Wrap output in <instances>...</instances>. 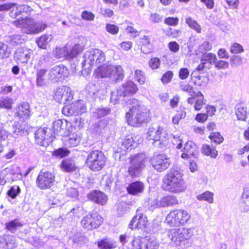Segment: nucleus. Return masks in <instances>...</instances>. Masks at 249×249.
Here are the masks:
<instances>
[{"instance_id":"nucleus-7","label":"nucleus","mask_w":249,"mask_h":249,"mask_svg":"<svg viewBox=\"0 0 249 249\" xmlns=\"http://www.w3.org/2000/svg\"><path fill=\"white\" fill-rule=\"evenodd\" d=\"M146 139L151 141L155 146L161 148L166 146L168 142V137L166 131L160 126L150 127L146 133Z\"/></svg>"},{"instance_id":"nucleus-60","label":"nucleus","mask_w":249,"mask_h":249,"mask_svg":"<svg viewBox=\"0 0 249 249\" xmlns=\"http://www.w3.org/2000/svg\"><path fill=\"white\" fill-rule=\"evenodd\" d=\"M24 127L19 123H15L13 125V133L17 136H21L24 133Z\"/></svg>"},{"instance_id":"nucleus-15","label":"nucleus","mask_w":249,"mask_h":249,"mask_svg":"<svg viewBox=\"0 0 249 249\" xmlns=\"http://www.w3.org/2000/svg\"><path fill=\"white\" fill-rule=\"evenodd\" d=\"M150 161L153 167L159 172L166 170L171 164L170 158L164 154H154Z\"/></svg>"},{"instance_id":"nucleus-62","label":"nucleus","mask_w":249,"mask_h":249,"mask_svg":"<svg viewBox=\"0 0 249 249\" xmlns=\"http://www.w3.org/2000/svg\"><path fill=\"white\" fill-rule=\"evenodd\" d=\"M106 29L107 32L112 35H116L119 32V27L115 24L107 23Z\"/></svg>"},{"instance_id":"nucleus-52","label":"nucleus","mask_w":249,"mask_h":249,"mask_svg":"<svg viewBox=\"0 0 249 249\" xmlns=\"http://www.w3.org/2000/svg\"><path fill=\"white\" fill-rule=\"evenodd\" d=\"M134 79L140 84H144L145 81V77L144 72L140 70H136L135 71Z\"/></svg>"},{"instance_id":"nucleus-19","label":"nucleus","mask_w":249,"mask_h":249,"mask_svg":"<svg viewBox=\"0 0 249 249\" xmlns=\"http://www.w3.org/2000/svg\"><path fill=\"white\" fill-rule=\"evenodd\" d=\"M69 75L67 68L63 65H55L53 67L49 72V78L56 82L62 81Z\"/></svg>"},{"instance_id":"nucleus-56","label":"nucleus","mask_w":249,"mask_h":249,"mask_svg":"<svg viewBox=\"0 0 249 249\" xmlns=\"http://www.w3.org/2000/svg\"><path fill=\"white\" fill-rule=\"evenodd\" d=\"M5 241L8 248L12 249L16 246L15 237L12 235H6L5 236Z\"/></svg>"},{"instance_id":"nucleus-26","label":"nucleus","mask_w":249,"mask_h":249,"mask_svg":"<svg viewBox=\"0 0 249 249\" xmlns=\"http://www.w3.org/2000/svg\"><path fill=\"white\" fill-rule=\"evenodd\" d=\"M88 197L94 202L102 205H105L107 200V196L104 193L97 190L91 192L89 194Z\"/></svg>"},{"instance_id":"nucleus-61","label":"nucleus","mask_w":249,"mask_h":249,"mask_svg":"<svg viewBox=\"0 0 249 249\" xmlns=\"http://www.w3.org/2000/svg\"><path fill=\"white\" fill-rule=\"evenodd\" d=\"M243 51L244 49L242 46L237 43H233L230 49V52L232 53H238Z\"/></svg>"},{"instance_id":"nucleus-1","label":"nucleus","mask_w":249,"mask_h":249,"mask_svg":"<svg viewBox=\"0 0 249 249\" xmlns=\"http://www.w3.org/2000/svg\"><path fill=\"white\" fill-rule=\"evenodd\" d=\"M126 104L128 110H126L125 118L129 125L138 127L145 122L148 114L145 106L133 98L126 101Z\"/></svg>"},{"instance_id":"nucleus-24","label":"nucleus","mask_w":249,"mask_h":249,"mask_svg":"<svg viewBox=\"0 0 249 249\" xmlns=\"http://www.w3.org/2000/svg\"><path fill=\"white\" fill-rule=\"evenodd\" d=\"M31 110L30 106L27 102H23L16 109L15 115L23 120L28 119L30 116Z\"/></svg>"},{"instance_id":"nucleus-55","label":"nucleus","mask_w":249,"mask_h":249,"mask_svg":"<svg viewBox=\"0 0 249 249\" xmlns=\"http://www.w3.org/2000/svg\"><path fill=\"white\" fill-rule=\"evenodd\" d=\"M140 42L142 44V46L141 47V52L142 53L146 54L150 52L149 50H145V48L146 46L148 45L150 43V38L148 36H144L143 37H142L140 39Z\"/></svg>"},{"instance_id":"nucleus-46","label":"nucleus","mask_w":249,"mask_h":249,"mask_svg":"<svg viewBox=\"0 0 249 249\" xmlns=\"http://www.w3.org/2000/svg\"><path fill=\"white\" fill-rule=\"evenodd\" d=\"M75 103L65 105L62 109V113L66 116L76 115Z\"/></svg>"},{"instance_id":"nucleus-8","label":"nucleus","mask_w":249,"mask_h":249,"mask_svg":"<svg viewBox=\"0 0 249 249\" xmlns=\"http://www.w3.org/2000/svg\"><path fill=\"white\" fill-rule=\"evenodd\" d=\"M158 193L155 191L149 192L148 198V205L152 209L160 207L174 206L178 203L177 197L173 196H166L159 200Z\"/></svg>"},{"instance_id":"nucleus-43","label":"nucleus","mask_w":249,"mask_h":249,"mask_svg":"<svg viewBox=\"0 0 249 249\" xmlns=\"http://www.w3.org/2000/svg\"><path fill=\"white\" fill-rule=\"evenodd\" d=\"M195 95L196 99L194 108L196 110L198 111L202 108V106L205 104L204 96L200 91L197 92Z\"/></svg>"},{"instance_id":"nucleus-6","label":"nucleus","mask_w":249,"mask_h":249,"mask_svg":"<svg viewBox=\"0 0 249 249\" xmlns=\"http://www.w3.org/2000/svg\"><path fill=\"white\" fill-rule=\"evenodd\" d=\"M137 85L132 81L123 83L116 91L111 93L110 102L113 104H118L123 101L125 97L132 95L138 90Z\"/></svg>"},{"instance_id":"nucleus-48","label":"nucleus","mask_w":249,"mask_h":249,"mask_svg":"<svg viewBox=\"0 0 249 249\" xmlns=\"http://www.w3.org/2000/svg\"><path fill=\"white\" fill-rule=\"evenodd\" d=\"M185 22L190 28L195 30L198 33H201V28L200 26L195 20L193 19L191 17L186 18Z\"/></svg>"},{"instance_id":"nucleus-53","label":"nucleus","mask_w":249,"mask_h":249,"mask_svg":"<svg viewBox=\"0 0 249 249\" xmlns=\"http://www.w3.org/2000/svg\"><path fill=\"white\" fill-rule=\"evenodd\" d=\"M160 64L161 61L160 59L157 57L151 58L148 62L149 67L153 70L159 69Z\"/></svg>"},{"instance_id":"nucleus-32","label":"nucleus","mask_w":249,"mask_h":249,"mask_svg":"<svg viewBox=\"0 0 249 249\" xmlns=\"http://www.w3.org/2000/svg\"><path fill=\"white\" fill-rule=\"evenodd\" d=\"M235 109L237 119L239 120L245 121L248 115V107L243 104H238Z\"/></svg>"},{"instance_id":"nucleus-22","label":"nucleus","mask_w":249,"mask_h":249,"mask_svg":"<svg viewBox=\"0 0 249 249\" xmlns=\"http://www.w3.org/2000/svg\"><path fill=\"white\" fill-rule=\"evenodd\" d=\"M118 143L119 148L117 149L116 152L117 153H120V154L122 153V155H124V153L122 150L125 152L131 150L134 147L135 141L132 136L128 135L124 139L119 140Z\"/></svg>"},{"instance_id":"nucleus-30","label":"nucleus","mask_w":249,"mask_h":249,"mask_svg":"<svg viewBox=\"0 0 249 249\" xmlns=\"http://www.w3.org/2000/svg\"><path fill=\"white\" fill-rule=\"evenodd\" d=\"M240 208L244 212L249 211V189L248 188L244 189L240 202Z\"/></svg>"},{"instance_id":"nucleus-14","label":"nucleus","mask_w":249,"mask_h":249,"mask_svg":"<svg viewBox=\"0 0 249 249\" xmlns=\"http://www.w3.org/2000/svg\"><path fill=\"white\" fill-rule=\"evenodd\" d=\"M103 222V218L97 213H92L84 216L81 221L83 228L88 230L98 228Z\"/></svg>"},{"instance_id":"nucleus-38","label":"nucleus","mask_w":249,"mask_h":249,"mask_svg":"<svg viewBox=\"0 0 249 249\" xmlns=\"http://www.w3.org/2000/svg\"><path fill=\"white\" fill-rule=\"evenodd\" d=\"M196 71H193L192 72V79L194 81V83L197 86H205L209 80V78L205 76L195 75Z\"/></svg>"},{"instance_id":"nucleus-49","label":"nucleus","mask_w":249,"mask_h":249,"mask_svg":"<svg viewBox=\"0 0 249 249\" xmlns=\"http://www.w3.org/2000/svg\"><path fill=\"white\" fill-rule=\"evenodd\" d=\"M179 88L180 90L187 92L191 96H194L195 95L194 88L188 83L181 82L179 83Z\"/></svg>"},{"instance_id":"nucleus-36","label":"nucleus","mask_w":249,"mask_h":249,"mask_svg":"<svg viewBox=\"0 0 249 249\" xmlns=\"http://www.w3.org/2000/svg\"><path fill=\"white\" fill-rule=\"evenodd\" d=\"M202 151L205 155L210 156L213 158H215L218 155V152L216 150L215 146H213L212 144H203L202 148Z\"/></svg>"},{"instance_id":"nucleus-16","label":"nucleus","mask_w":249,"mask_h":249,"mask_svg":"<svg viewBox=\"0 0 249 249\" xmlns=\"http://www.w3.org/2000/svg\"><path fill=\"white\" fill-rule=\"evenodd\" d=\"M54 175L50 172L41 171L36 180L37 186L40 189L50 188L54 184Z\"/></svg>"},{"instance_id":"nucleus-31","label":"nucleus","mask_w":249,"mask_h":249,"mask_svg":"<svg viewBox=\"0 0 249 249\" xmlns=\"http://www.w3.org/2000/svg\"><path fill=\"white\" fill-rule=\"evenodd\" d=\"M113 67L116 68V70L110 71L109 79L112 81H117L119 80H122L124 78V71L122 67L120 65H113Z\"/></svg>"},{"instance_id":"nucleus-63","label":"nucleus","mask_w":249,"mask_h":249,"mask_svg":"<svg viewBox=\"0 0 249 249\" xmlns=\"http://www.w3.org/2000/svg\"><path fill=\"white\" fill-rule=\"evenodd\" d=\"M107 125V123L105 120H101L97 124L94 125V128L97 132H100L102 129H104Z\"/></svg>"},{"instance_id":"nucleus-20","label":"nucleus","mask_w":249,"mask_h":249,"mask_svg":"<svg viewBox=\"0 0 249 249\" xmlns=\"http://www.w3.org/2000/svg\"><path fill=\"white\" fill-rule=\"evenodd\" d=\"M147 222V217L137 210L136 214L131 220L128 227L132 230L136 228L143 229L145 228Z\"/></svg>"},{"instance_id":"nucleus-10","label":"nucleus","mask_w":249,"mask_h":249,"mask_svg":"<svg viewBox=\"0 0 249 249\" xmlns=\"http://www.w3.org/2000/svg\"><path fill=\"white\" fill-rule=\"evenodd\" d=\"M106 158L104 153L99 150H92L88 153L85 163L91 170L96 172L101 170L105 166Z\"/></svg>"},{"instance_id":"nucleus-58","label":"nucleus","mask_w":249,"mask_h":249,"mask_svg":"<svg viewBox=\"0 0 249 249\" xmlns=\"http://www.w3.org/2000/svg\"><path fill=\"white\" fill-rule=\"evenodd\" d=\"M103 180L104 181L105 189L106 190H109L111 188L113 178L111 175H106L103 177Z\"/></svg>"},{"instance_id":"nucleus-13","label":"nucleus","mask_w":249,"mask_h":249,"mask_svg":"<svg viewBox=\"0 0 249 249\" xmlns=\"http://www.w3.org/2000/svg\"><path fill=\"white\" fill-rule=\"evenodd\" d=\"M10 10V16L14 18H18L20 14L31 11L32 8L27 5H18L14 3H5L0 5V11Z\"/></svg>"},{"instance_id":"nucleus-3","label":"nucleus","mask_w":249,"mask_h":249,"mask_svg":"<svg viewBox=\"0 0 249 249\" xmlns=\"http://www.w3.org/2000/svg\"><path fill=\"white\" fill-rule=\"evenodd\" d=\"M163 182L165 185V189L171 193H181L186 189L182 175L177 171H171L166 174Z\"/></svg>"},{"instance_id":"nucleus-9","label":"nucleus","mask_w":249,"mask_h":249,"mask_svg":"<svg viewBox=\"0 0 249 249\" xmlns=\"http://www.w3.org/2000/svg\"><path fill=\"white\" fill-rule=\"evenodd\" d=\"M129 166L128 172L132 178L140 176L144 169L147 162V157L145 154L139 153L132 155L129 158Z\"/></svg>"},{"instance_id":"nucleus-59","label":"nucleus","mask_w":249,"mask_h":249,"mask_svg":"<svg viewBox=\"0 0 249 249\" xmlns=\"http://www.w3.org/2000/svg\"><path fill=\"white\" fill-rule=\"evenodd\" d=\"M20 192V188L18 185H14L11 187L10 190L7 192V195L14 199L19 194Z\"/></svg>"},{"instance_id":"nucleus-2","label":"nucleus","mask_w":249,"mask_h":249,"mask_svg":"<svg viewBox=\"0 0 249 249\" xmlns=\"http://www.w3.org/2000/svg\"><path fill=\"white\" fill-rule=\"evenodd\" d=\"M20 14L17 20L13 21V24L20 28L23 33L27 34H37L42 32L46 28L47 25L42 21L36 22L34 19L28 18L29 12Z\"/></svg>"},{"instance_id":"nucleus-28","label":"nucleus","mask_w":249,"mask_h":249,"mask_svg":"<svg viewBox=\"0 0 249 249\" xmlns=\"http://www.w3.org/2000/svg\"><path fill=\"white\" fill-rule=\"evenodd\" d=\"M81 138L80 134H70L65 139V145L70 147L76 146L80 143Z\"/></svg>"},{"instance_id":"nucleus-45","label":"nucleus","mask_w":249,"mask_h":249,"mask_svg":"<svg viewBox=\"0 0 249 249\" xmlns=\"http://www.w3.org/2000/svg\"><path fill=\"white\" fill-rule=\"evenodd\" d=\"M10 172L15 180H20L22 178L21 171L19 167L17 165H11L8 167Z\"/></svg>"},{"instance_id":"nucleus-29","label":"nucleus","mask_w":249,"mask_h":249,"mask_svg":"<svg viewBox=\"0 0 249 249\" xmlns=\"http://www.w3.org/2000/svg\"><path fill=\"white\" fill-rule=\"evenodd\" d=\"M98 247L100 249H113L117 247L116 242L111 238H104L97 243Z\"/></svg>"},{"instance_id":"nucleus-44","label":"nucleus","mask_w":249,"mask_h":249,"mask_svg":"<svg viewBox=\"0 0 249 249\" xmlns=\"http://www.w3.org/2000/svg\"><path fill=\"white\" fill-rule=\"evenodd\" d=\"M52 36L51 35H44L36 40L38 47L42 49H46L47 44L52 40Z\"/></svg>"},{"instance_id":"nucleus-23","label":"nucleus","mask_w":249,"mask_h":249,"mask_svg":"<svg viewBox=\"0 0 249 249\" xmlns=\"http://www.w3.org/2000/svg\"><path fill=\"white\" fill-rule=\"evenodd\" d=\"M197 154V147L196 144L191 141H189L185 144L183 152L181 157L184 159H188L191 157L196 158Z\"/></svg>"},{"instance_id":"nucleus-17","label":"nucleus","mask_w":249,"mask_h":249,"mask_svg":"<svg viewBox=\"0 0 249 249\" xmlns=\"http://www.w3.org/2000/svg\"><path fill=\"white\" fill-rule=\"evenodd\" d=\"M36 143L41 146H47L51 143L53 137L49 128H39L35 133Z\"/></svg>"},{"instance_id":"nucleus-47","label":"nucleus","mask_w":249,"mask_h":249,"mask_svg":"<svg viewBox=\"0 0 249 249\" xmlns=\"http://www.w3.org/2000/svg\"><path fill=\"white\" fill-rule=\"evenodd\" d=\"M14 104L13 100L8 97L0 98V108L10 109Z\"/></svg>"},{"instance_id":"nucleus-64","label":"nucleus","mask_w":249,"mask_h":249,"mask_svg":"<svg viewBox=\"0 0 249 249\" xmlns=\"http://www.w3.org/2000/svg\"><path fill=\"white\" fill-rule=\"evenodd\" d=\"M179 19L178 18L168 17L164 20V23L169 26H176L178 25Z\"/></svg>"},{"instance_id":"nucleus-18","label":"nucleus","mask_w":249,"mask_h":249,"mask_svg":"<svg viewBox=\"0 0 249 249\" xmlns=\"http://www.w3.org/2000/svg\"><path fill=\"white\" fill-rule=\"evenodd\" d=\"M54 98L58 103L65 104L69 103L73 99L72 90L67 86L59 87L55 92Z\"/></svg>"},{"instance_id":"nucleus-57","label":"nucleus","mask_w":249,"mask_h":249,"mask_svg":"<svg viewBox=\"0 0 249 249\" xmlns=\"http://www.w3.org/2000/svg\"><path fill=\"white\" fill-rule=\"evenodd\" d=\"M69 153L70 151L66 148H60L54 151L53 154L57 158H62L68 156Z\"/></svg>"},{"instance_id":"nucleus-4","label":"nucleus","mask_w":249,"mask_h":249,"mask_svg":"<svg viewBox=\"0 0 249 249\" xmlns=\"http://www.w3.org/2000/svg\"><path fill=\"white\" fill-rule=\"evenodd\" d=\"M82 70L87 73L91 72L93 66L98 67L106 60L105 53L100 50L95 49L86 51L83 56Z\"/></svg>"},{"instance_id":"nucleus-37","label":"nucleus","mask_w":249,"mask_h":249,"mask_svg":"<svg viewBox=\"0 0 249 249\" xmlns=\"http://www.w3.org/2000/svg\"><path fill=\"white\" fill-rule=\"evenodd\" d=\"M61 167L65 172H70L75 170L76 166L73 160L70 159L63 160L61 163Z\"/></svg>"},{"instance_id":"nucleus-5","label":"nucleus","mask_w":249,"mask_h":249,"mask_svg":"<svg viewBox=\"0 0 249 249\" xmlns=\"http://www.w3.org/2000/svg\"><path fill=\"white\" fill-rule=\"evenodd\" d=\"M194 231L195 229L193 228L171 229L164 233L166 237L165 242L179 245L182 241L190 239L194 235Z\"/></svg>"},{"instance_id":"nucleus-12","label":"nucleus","mask_w":249,"mask_h":249,"mask_svg":"<svg viewBox=\"0 0 249 249\" xmlns=\"http://www.w3.org/2000/svg\"><path fill=\"white\" fill-rule=\"evenodd\" d=\"M159 243L153 236L135 237L132 242V249H156Z\"/></svg>"},{"instance_id":"nucleus-25","label":"nucleus","mask_w":249,"mask_h":249,"mask_svg":"<svg viewBox=\"0 0 249 249\" xmlns=\"http://www.w3.org/2000/svg\"><path fill=\"white\" fill-rule=\"evenodd\" d=\"M117 70L116 68L113 67V65L104 64L99 65L95 70L96 76L100 78L107 77L109 78L110 71Z\"/></svg>"},{"instance_id":"nucleus-51","label":"nucleus","mask_w":249,"mask_h":249,"mask_svg":"<svg viewBox=\"0 0 249 249\" xmlns=\"http://www.w3.org/2000/svg\"><path fill=\"white\" fill-rule=\"evenodd\" d=\"M76 115L86 112L87 108L85 102L83 100H78L75 102Z\"/></svg>"},{"instance_id":"nucleus-33","label":"nucleus","mask_w":249,"mask_h":249,"mask_svg":"<svg viewBox=\"0 0 249 249\" xmlns=\"http://www.w3.org/2000/svg\"><path fill=\"white\" fill-rule=\"evenodd\" d=\"M47 70L37 69L36 71V84L38 87H42L45 85V77Z\"/></svg>"},{"instance_id":"nucleus-39","label":"nucleus","mask_w":249,"mask_h":249,"mask_svg":"<svg viewBox=\"0 0 249 249\" xmlns=\"http://www.w3.org/2000/svg\"><path fill=\"white\" fill-rule=\"evenodd\" d=\"M23 226V224L19 219H15L5 224L6 229L12 233L16 232L17 230Z\"/></svg>"},{"instance_id":"nucleus-42","label":"nucleus","mask_w":249,"mask_h":249,"mask_svg":"<svg viewBox=\"0 0 249 249\" xmlns=\"http://www.w3.org/2000/svg\"><path fill=\"white\" fill-rule=\"evenodd\" d=\"M67 124V122L66 120L58 119L54 121L53 125L54 133H58L63 131L66 128Z\"/></svg>"},{"instance_id":"nucleus-50","label":"nucleus","mask_w":249,"mask_h":249,"mask_svg":"<svg viewBox=\"0 0 249 249\" xmlns=\"http://www.w3.org/2000/svg\"><path fill=\"white\" fill-rule=\"evenodd\" d=\"M68 53L67 47L60 48H56L55 50L53 51L54 55L58 59L64 57L68 58Z\"/></svg>"},{"instance_id":"nucleus-34","label":"nucleus","mask_w":249,"mask_h":249,"mask_svg":"<svg viewBox=\"0 0 249 249\" xmlns=\"http://www.w3.org/2000/svg\"><path fill=\"white\" fill-rule=\"evenodd\" d=\"M14 179L10 172L8 167L2 170L0 174V184L1 185H4L6 182L14 181Z\"/></svg>"},{"instance_id":"nucleus-35","label":"nucleus","mask_w":249,"mask_h":249,"mask_svg":"<svg viewBox=\"0 0 249 249\" xmlns=\"http://www.w3.org/2000/svg\"><path fill=\"white\" fill-rule=\"evenodd\" d=\"M201 61L206 62L208 69H209L211 68V66L214 64L215 61H217V57L214 53H204L202 55Z\"/></svg>"},{"instance_id":"nucleus-21","label":"nucleus","mask_w":249,"mask_h":249,"mask_svg":"<svg viewBox=\"0 0 249 249\" xmlns=\"http://www.w3.org/2000/svg\"><path fill=\"white\" fill-rule=\"evenodd\" d=\"M33 51L26 48L18 49L14 53V59L18 64L27 63Z\"/></svg>"},{"instance_id":"nucleus-40","label":"nucleus","mask_w":249,"mask_h":249,"mask_svg":"<svg viewBox=\"0 0 249 249\" xmlns=\"http://www.w3.org/2000/svg\"><path fill=\"white\" fill-rule=\"evenodd\" d=\"M83 50V47L79 44H75L71 47H67L68 58L76 57Z\"/></svg>"},{"instance_id":"nucleus-11","label":"nucleus","mask_w":249,"mask_h":249,"mask_svg":"<svg viewBox=\"0 0 249 249\" xmlns=\"http://www.w3.org/2000/svg\"><path fill=\"white\" fill-rule=\"evenodd\" d=\"M190 214L185 210L177 209L171 211L167 215L166 221L171 226L185 225L190 220Z\"/></svg>"},{"instance_id":"nucleus-54","label":"nucleus","mask_w":249,"mask_h":249,"mask_svg":"<svg viewBox=\"0 0 249 249\" xmlns=\"http://www.w3.org/2000/svg\"><path fill=\"white\" fill-rule=\"evenodd\" d=\"M209 138L212 142L217 144L221 143L224 140L223 137L218 132H213L211 133Z\"/></svg>"},{"instance_id":"nucleus-41","label":"nucleus","mask_w":249,"mask_h":249,"mask_svg":"<svg viewBox=\"0 0 249 249\" xmlns=\"http://www.w3.org/2000/svg\"><path fill=\"white\" fill-rule=\"evenodd\" d=\"M213 193L207 191L197 195L196 198L199 201H205L211 204L213 202Z\"/></svg>"},{"instance_id":"nucleus-27","label":"nucleus","mask_w":249,"mask_h":249,"mask_svg":"<svg viewBox=\"0 0 249 249\" xmlns=\"http://www.w3.org/2000/svg\"><path fill=\"white\" fill-rule=\"evenodd\" d=\"M144 190L143 183L139 181H136L130 183L126 187L128 194L136 196L142 193Z\"/></svg>"}]
</instances>
